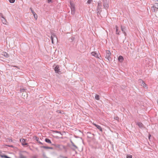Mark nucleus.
Masks as SVG:
<instances>
[{"label": "nucleus", "mask_w": 158, "mask_h": 158, "mask_svg": "<svg viewBox=\"0 0 158 158\" xmlns=\"http://www.w3.org/2000/svg\"><path fill=\"white\" fill-rule=\"evenodd\" d=\"M20 158H26V157L23 155H21L20 156Z\"/></svg>", "instance_id": "24"}, {"label": "nucleus", "mask_w": 158, "mask_h": 158, "mask_svg": "<svg viewBox=\"0 0 158 158\" xmlns=\"http://www.w3.org/2000/svg\"><path fill=\"white\" fill-rule=\"evenodd\" d=\"M57 133H60V132L59 131H57Z\"/></svg>", "instance_id": "41"}, {"label": "nucleus", "mask_w": 158, "mask_h": 158, "mask_svg": "<svg viewBox=\"0 0 158 158\" xmlns=\"http://www.w3.org/2000/svg\"><path fill=\"white\" fill-rule=\"evenodd\" d=\"M127 158H132V156L131 155H127Z\"/></svg>", "instance_id": "26"}, {"label": "nucleus", "mask_w": 158, "mask_h": 158, "mask_svg": "<svg viewBox=\"0 0 158 158\" xmlns=\"http://www.w3.org/2000/svg\"><path fill=\"white\" fill-rule=\"evenodd\" d=\"M1 157L2 158H11L10 157H8L6 155H1Z\"/></svg>", "instance_id": "20"}, {"label": "nucleus", "mask_w": 158, "mask_h": 158, "mask_svg": "<svg viewBox=\"0 0 158 158\" xmlns=\"http://www.w3.org/2000/svg\"><path fill=\"white\" fill-rule=\"evenodd\" d=\"M32 14H33V15H34V14H36L35 12L34 13H32Z\"/></svg>", "instance_id": "39"}, {"label": "nucleus", "mask_w": 158, "mask_h": 158, "mask_svg": "<svg viewBox=\"0 0 158 158\" xmlns=\"http://www.w3.org/2000/svg\"><path fill=\"white\" fill-rule=\"evenodd\" d=\"M103 2V6L104 7V8H105V9H107L109 6V1L108 2Z\"/></svg>", "instance_id": "5"}, {"label": "nucleus", "mask_w": 158, "mask_h": 158, "mask_svg": "<svg viewBox=\"0 0 158 158\" xmlns=\"http://www.w3.org/2000/svg\"><path fill=\"white\" fill-rule=\"evenodd\" d=\"M71 143L72 144V146L71 148L72 149L75 150L78 148V147L75 145L74 143L72 141H71Z\"/></svg>", "instance_id": "4"}, {"label": "nucleus", "mask_w": 158, "mask_h": 158, "mask_svg": "<svg viewBox=\"0 0 158 158\" xmlns=\"http://www.w3.org/2000/svg\"><path fill=\"white\" fill-rule=\"evenodd\" d=\"M56 73H60V69H59V66L57 65L56 66L54 69Z\"/></svg>", "instance_id": "6"}, {"label": "nucleus", "mask_w": 158, "mask_h": 158, "mask_svg": "<svg viewBox=\"0 0 158 158\" xmlns=\"http://www.w3.org/2000/svg\"><path fill=\"white\" fill-rule=\"evenodd\" d=\"M52 2V0H48V3H50Z\"/></svg>", "instance_id": "36"}, {"label": "nucleus", "mask_w": 158, "mask_h": 158, "mask_svg": "<svg viewBox=\"0 0 158 158\" xmlns=\"http://www.w3.org/2000/svg\"><path fill=\"white\" fill-rule=\"evenodd\" d=\"M0 16L3 19V18H4V17L3 16V14L2 13H0Z\"/></svg>", "instance_id": "30"}, {"label": "nucleus", "mask_w": 158, "mask_h": 158, "mask_svg": "<svg viewBox=\"0 0 158 158\" xmlns=\"http://www.w3.org/2000/svg\"><path fill=\"white\" fill-rule=\"evenodd\" d=\"M38 139H39V138H37V139H36V140L37 141V142L38 143H39L40 144H43V143H41V142H40V141Z\"/></svg>", "instance_id": "25"}, {"label": "nucleus", "mask_w": 158, "mask_h": 158, "mask_svg": "<svg viewBox=\"0 0 158 158\" xmlns=\"http://www.w3.org/2000/svg\"><path fill=\"white\" fill-rule=\"evenodd\" d=\"M56 36L55 35L54 33L52 34L51 35V40H52V44H54V38Z\"/></svg>", "instance_id": "8"}, {"label": "nucleus", "mask_w": 158, "mask_h": 158, "mask_svg": "<svg viewBox=\"0 0 158 158\" xmlns=\"http://www.w3.org/2000/svg\"><path fill=\"white\" fill-rule=\"evenodd\" d=\"M118 59L120 62H122L123 60V58L122 56H120L118 57Z\"/></svg>", "instance_id": "14"}, {"label": "nucleus", "mask_w": 158, "mask_h": 158, "mask_svg": "<svg viewBox=\"0 0 158 158\" xmlns=\"http://www.w3.org/2000/svg\"><path fill=\"white\" fill-rule=\"evenodd\" d=\"M152 11L153 12H155L158 10V3H155L153 6L151 8Z\"/></svg>", "instance_id": "2"}, {"label": "nucleus", "mask_w": 158, "mask_h": 158, "mask_svg": "<svg viewBox=\"0 0 158 158\" xmlns=\"http://www.w3.org/2000/svg\"><path fill=\"white\" fill-rule=\"evenodd\" d=\"M141 85L143 86V87L145 89H147V88L146 86V85L145 84L144 82L143 81H142V82L141 84Z\"/></svg>", "instance_id": "15"}, {"label": "nucleus", "mask_w": 158, "mask_h": 158, "mask_svg": "<svg viewBox=\"0 0 158 158\" xmlns=\"http://www.w3.org/2000/svg\"><path fill=\"white\" fill-rule=\"evenodd\" d=\"M30 10H31V12L32 13H34V11H33V10L31 8H30Z\"/></svg>", "instance_id": "34"}, {"label": "nucleus", "mask_w": 158, "mask_h": 158, "mask_svg": "<svg viewBox=\"0 0 158 158\" xmlns=\"http://www.w3.org/2000/svg\"><path fill=\"white\" fill-rule=\"evenodd\" d=\"M74 39V37H72L69 38V40L70 42H72L73 41Z\"/></svg>", "instance_id": "21"}, {"label": "nucleus", "mask_w": 158, "mask_h": 158, "mask_svg": "<svg viewBox=\"0 0 158 158\" xmlns=\"http://www.w3.org/2000/svg\"><path fill=\"white\" fill-rule=\"evenodd\" d=\"M93 125L95 126L98 129H99L100 131H102V127L99 125H98L95 123H93Z\"/></svg>", "instance_id": "9"}, {"label": "nucleus", "mask_w": 158, "mask_h": 158, "mask_svg": "<svg viewBox=\"0 0 158 158\" xmlns=\"http://www.w3.org/2000/svg\"><path fill=\"white\" fill-rule=\"evenodd\" d=\"M2 55L6 58L9 57V55L8 54L5 52H3L2 53Z\"/></svg>", "instance_id": "10"}, {"label": "nucleus", "mask_w": 158, "mask_h": 158, "mask_svg": "<svg viewBox=\"0 0 158 158\" xmlns=\"http://www.w3.org/2000/svg\"><path fill=\"white\" fill-rule=\"evenodd\" d=\"M115 27L116 28V34H117L119 35V32H120V31H118V27L117 26H115Z\"/></svg>", "instance_id": "17"}, {"label": "nucleus", "mask_w": 158, "mask_h": 158, "mask_svg": "<svg viewBox=\"0 0 158 158\" xmlns=\"http://www.w3.org/2000/svg\"><path fill=\"white\" fill-rule=\"evenodd\" d=\"M95 98L97 100H99V96L98 95L96 94L95 96Z\"/></svg>", "instance_id": "22"}, {"label": "nucleus", "mask_w": 158, "mask_h": 158, "mask_svg": "<svg viewBox=\"0 0 158 158\" xmlns=\"http://www.w3.org/2000/svg\"><path fill=\"white\" fill-rule=\"evenodd\" d=\"M91 54L96 58H99L98 54L95 52H92Z\"/></svg>", "instance_id": "7"}, {"label": "nucleus", "mask_w": 158, "mask_h": 158, "mask_svg": "<svg viewBox=\"0 0 158 158\" xmlns=\"http://www.w3.org/2000/svg\"><path fill=\"white\" fill-rule=\"evenodd\" d=\"M45 142L47 143H51V140L48 138H46L45 139Z\"/></svg>", "instance_id": "19"}, {"label": "nucleus", "mask_w": 158, "mask_h": 158, "mask_svg": "<svg viewBox=\"0 0 158 158\" xmlns=\"http://www.w3.org/2000/svg\"><path fill=\"white\" fill-rule=\"evenodd\" d=\"M136 125H138L139 127L140 128H142L143 127V124L140 122H137L136 123Z\"/></svg>", "instance_id": "12"}, {"label": "nucleus", "mask_w": 158, "mask_h": 158, "mask_svg": "<svg viewBox=\"0 0 158 158\" xmlns=\"http://www.w3.org/2000/svg\"><path fill=\"white\" fill-rule=\"evenodd\" d=\"M15 0H9V2L11 3H13L15 2Z\"/></svg>", "instance_id": "27"}, {"label": "nucleus", "mask_w": 158, "mask_h": 158, "mask_svg": "<svg viewBox=\"0 0 158 158\" xmlns=\"http://www.w3.org/2000/svg\"><path fill=\"white\" fill-rule=\"evenodd\" d=\"M91 158H94V157H91Z\"/></svg>", "instance_id": "42"}, {"label": "nucleus", "mask_w": 158, "mask_h": 158, "mask_svg": "<svg viewBox=\"0 0 158 158\" xmlns=\"http://www.w3.org/2000/svg\"><path fill=\"white\" fill-rule=\"evenodd\" d=\"M41 148H43L45 149H53V148L52 147H49L47 146H43L41 147Z\"/></svg>", "instance_id": "18"}, {"label": "nucleus", "mask_w": 158, "mask_h": 158, "mask_svg": "<svg viewBox=\"0 0 158 158\" xmlns=\"http://www.w3.org/2000/svg\"><path fill=\"white\" fill-rule=\"evenodd\" d=\"M117 118H118V117H117L116 118V119H117Z\"/></svg>", "instance_id": "40"}, {"label": "nucleus", "mask_w": 158, "mask_h": 158, "mask_svg": "<svg viewBox=\"0 0 158 158\" xmlns=\"http://www.w3.org/2000/svg\"><path fill=\"white\" fill-rule=\"evenodd\" d=\"M92 1V0H88L87 3L89 4H90Z\"/></svg>", "instance_id": "29"}, {"label": "nucleus", "mask_w": 158, "mask_h": 158, "mask_svg": "<svg viewBox=\"0 0 158 158\" xmlns=\"http://www.w3.org/2000/svg\"><path fill=\"white\" fill-rule=\"evenodd\" d=\"M70 4L71 10V14L72 15H74L75 12V7L74 5L71 2H70Z\"/></svg>", "instance_id": "3"}, {"label": "nucleus", "mask_w": 158, "mask_h": 158, "mask_svg": "<svg viewBox=\"0 0 158 158\" xmlns=\"http://www.w3.org/2000/svg\"><path fill=\"white\" fill-rule=\"evenodd\" d=\"M121 29L122 31L124 34L125 35H126V33L125 32V30H126V27L123 26H121Z\"/></svg>", "instance_id": "11"}, {"label": "nucleus", "mask_w": 158, "mask_h": 158, "mask_svg": "<svg viewBox=\"0 0 158 158\" xmlns=\"http://www.w3.org/2000/svg\"><path fill=\"white\" fill-rule=\"evenodd\" d=\"M6 146H8L9 147H11V148H13L14 146L12 145H6Z\"/></svg>", "instance_id": "31"}, {"label": "nucleus", "mask_w": 158, "mask_h": 158, "mask_svg": "<svg viewBox=\"0 0 158 158\" xmlns=\"http://www.w3.org/2000/svg\"><path fill=\"white\" fill-rule=\"evenodd\" d=\"M34 18L36 19V20L37 19V15L36 14H34Z\"/></svg>", "instance_id": "23"}, {"label": "nucleus", "mask_w": 158, "mask_h": 158, "mask_svg": "<svg viewBox=\"0 0 158 158\" xmlns=\"http://www.w3.org/2000/svg\"><path fill=\"white\" fill-rule=\"evenodd\" d=\"M57 37L56 36L54 38V40L55 41H57Z\"/></svg>", "instance_id": "32"}, {"label": "nucleus", "mask_w": 158, "mask_h": 158, "mask_svg": "<svg viewBox=\"0 0 158 158\" xmlns=\"http://www.w3.org/2000/svg\"><path fill=\"white\" fill-rule=\"evenodd\" d=\"M111 55L110 52L109 50L106 51V54L105 55V58L108 59L109 61H110L112 60V59L110 57Z\"/></svg>", "instance_id": "1"}, {"label": "nucleus", "mask_w": 158, "mask_h": 158, "mask_svg": "<svg viewBox=\"0 0 158 158\" xmlns=\"http://www.w3.org/2000/svg\"><path fill=\"white\" fill-rule=\"evenodd\" d=\"M101 3V2L100 1H99L98 2V6H99V5H100V4Z\"/></svg>", "instance_id": "35"}, {"label": "nucleus", "mask_w": 158, "mask_h": 158, "mask_svg": "<svg viewBox=\"0 0 158 158\" xmlns=\"http://www.w3.org/2000/svg\"><path fill=\"white\" fill-rule=\"evenodd\" d=\"M58 158H67V157L60 155Z\"/></svg>", "instance_id": "28"}, {"label": "nucleus", "mask_w": 158, "mask_h": 158, "mask_svg": "<svg viewBox=\"0 0 158 158\" xmlns=\"http://www.w3.org/2000/svg\"><path fill=\"white\" fill-rule=\"evenodd\" d=\"M25 89H21L20 90V91L21 92H24L25 91Z\"/></svg>", "instance_id": "33"}, {"label": "nucleus", "mask_w": 158, "mask_h": 158, "mask_svg": "<svg viewBox=\"0 0 158 158\" xmlns=\"http://www.w3.org/2000/svg\"><path fill=\"white\" fill-rule=\"evenodd\" d=\"M21 140L22 141V144L23 145H27V143H26L25 142V140L24 139H20V141L21 142Z\"/></svg>", "instance_id": "13"}, {"label": "nucleus", "mask_w": 158, "mask_h": 158, "mask_svg": "<svg viewBox=\"0 0 158 158\" xmlns=\"http://www.w3.org/2000/svg\"><path fill=\"white\" fill-rule=\"evenodd\" d=\"M2 23H3V24H7V22L6 21V19H5V18L2 19Z\"/></svg>", "instance_id": "16"}, {"label": "nucleus", "mask_w": 158, "mask_h": 158, "mask_svg": "<svg viewBox=\"0 0 158 158\" xmlns=\"http://www.w3.org/2000/svg\"><path fill=\"white\" fill-rule=\"evenodd\" d=\"M32 158H37V157L36 156H34L32 157Z\"/></svg>", "instance_id": "38"}, {"label": "nucleus", "mask_w": 158, "mask_h": 158, "mask_svg": "<svg viewBox=\"0 0 158 158\" xmlns=\"http://www.w3.org/2000/svg\"><path fill=\"white\" fill-rule=\"evenodd\" d=\"M109 0H103V2H108Z\"/></svg>", "instance_id": "37"}]
</instances>
